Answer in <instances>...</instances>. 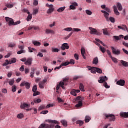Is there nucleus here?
<instances>
[{
	"instance_id": "nucleus-1",
	"label": "nucleus",
	"mask_w": 128,
	"mask_h": 128,
	"mask_svg": "<svg viewBox=\"0 0 128 128\" xmlns=\"http://www.w3.org/2000/svg\"><path fill=\"white\" fill-rule=\"evenodd\" d=\"M112 8L115 14H116V16H120V12H118V10L119 12H122V4L120 2H117L116 6L114 5Z\"/></svg>"
},
{
	"instance_id": "nucleus-2",
	"label": "nucleus",
	"mask_w": 128,
	"mask_h": 128,
	"mask_svg": "<svg viewBox=\"0 0 128 128\" xmlns=\"http://www.w3.org/2000/svg\"><path fill=\"white\" fill-rule=\"evenodd\" d=\"M5 20L6 22H8V24L9 26H16V24H20V20H18L16 22H14V20L12 18H10L8 17H6Z\"/></svg>"
},
{
	"instance_id": "nucleus-3",
	"label": "nucleus",
	"mask_w": 128,
	"mask_h": 128,
	"mask_svg": "<svg viewBox=\"0 0 128 128\" xmlns=\"http://www.w3.org/2000/svg\"><path fill=\"white\" fill-rule=\"evenodd\" d=\"M108 80V78H106V76H102L101 77H100V80H98V82L100 84H102V82H104L103 84L104 86L106 88H110V86L108 85V83L106 82Z\"/></svg>"
},
{
	"instance_id": "nucleus-4",
	"label": "nucleus",
	"mask_w": 128,
	"mask_h": 128,
	"mask_svg": "<svg viewBox=\"0 0 128 128\" xmlns=\"http://www.w3.org/2000/svg\"><path fill=\"white\" fill-rule=\"evenodd\" d=\"M76 102L78 104L76 105V108H80L82 106V100H84V98L80 97V96H78L76 98Z\"/></svg>"
},
{
	"instance_id": "nucleus-5",
	"label": "nucleus",
	"mask_w": 128,
	"mask_h": 128,
	"mask_svg": "<svg viewBox=\"0 0 128 128\" xmlns=\"http://www.w3.org/2000/svg\"><path fill=\"white\" fill-rule=\"evenodd\" d=\"M104 116H105L104 119L106 120L107 118L110 122H114L116 120V116L114 114H104Z\"/></svg>"
},
{
	"instance_id": "nucleus-6",
	"label": "nucleus",
	"mask_w": 128,
	"mask_h": 128,
	"mask_svg": "<svg viewBox=\"0 0 128 128\" xmlns=\"http://www.w3.org/2000/svg\"><path fill=\"white\" fill-rule=\"evenodd\" d=\"M113 38L116 40H120L122 38H124V40H128V36H124V35H122V34H120L119 36H113Z\"/></svg>"
},
{
	"instance_id": "nucleus-7",
	"label": "nucleus",
	"mask_w": 128,
	"mask_h": 128,
	"mask_svg": "<svg viewBox=\"0 0 128 128\" xmlns=\"http://www.w3.org/2000/svg\"><path fill=\"white\" fill-rule=\"evenodd\" d=\"M46 6H48V8H49L47 10V14H52V12H54V5L46 4Z\"/></svg>"
},
{
	"instance_id": "nucleus-8",
	"label": "nucleus",
	"mask_w": 128,
	"mask_h": 128,
	"mask_svg": "<svg viewBox=\"0 0 128 128\" xmlns=\"http://www.w3.org/2000/svg\"><path fill=\"white\" fill-rule=\"evenodd\" d=\"M89 30H90V34H96V36H100L102 34L100 32L96 31V30L95 28L90 27Z\"/></svg>"
},
{
	"instance_id": "nucleus-9",
	"label": "nucleus",
	"mask_w": 128,
	"mask_h": 128,
	"mask_svg": "<svg viewBox=\"0 0 128 128\" xmlns=\"http://www.w3.org/2000/svg\"><path fill=\"white\" fill-rule=\"evenodd\" d=\"M54 127V124H42L38 128H53Z\"/></svg>"
},
{
	"instance_id": "nucleus-10",
	"label": "nucleus",
	"mask_w": 128,
	"mask_h": 128,
	"mask_svg": "<svg viewBox=\"0 0 128 128\" xmlns=\"http://www.w3.org/2000/svg\"><path fill=\"white\" fill-rule=\"evenodd\" d=\"M64 30H66V32H72V30H74V32H80V29L78 28H66L64 29Z\"/></svg>"
},
{
	"instance_id": "nucleus-11",
	"label": "nucleus",
	"mask_w": 128,
	"mask_h": 128,
	"mask_svg": "<svg viewBox=\"0 0 128 128\" xmlns=\"http://www.w3.org/2000/svg\"><path fill=\"white\" fill-rule=\"evenodd\" d=\"M30 107V104H28L26 102L21 103L20 106V108L22 110H24L26 108H28Z\"/></svg>"
},
{
	"instance_id": "nucleus-12",
	"label": "nucleus",
	"mask_w": 128,
	"mask_h": 128,
	"mask_svg": "<svg viewBox=\"0 0 128 128\" xmlns=\"http://www.w3.org/2000/svg\"><path fill=\"white\" fill-rule=\"evenodd\" d=\"M110 48L112 50V52L114 54H116V56L120 54V50L118 49L116 50L113 46H111Z\"/></svg>"
},
{
	"instance_id": "nucleus-13",
	"label": "nucleus",
	"mask_w": 128,
	"mask_h": 128,
	"mask_svg": "<svg viewBox=\"0 0 128 128\" xmlns=\"http://www.w3.org/2000/svg\"><path fill=\"white\" fill-rule=\"evenodd\" d=\"M61 50H68L70 48V46H68V43H64L62 44L60 46Z\"/></svg>"
},
{
	"instance_id": "nucleus-14",
	"label": "nucleus",
	"mask_w": 128,
	"mask_h": 128,
	"mask_svg": "<svg viewBox=\"0 0 128 128\" xmlns=\"http://www.w3.org/2000/svg\"><path fill=\"white\" fill-rule=\"evenodd\" d=\"M20 86H26V88L27 90H30V84L28 82H22L20 84Z\"/></svg>"
},
{
	"instance_id": "nucleus-15",
	"label": "nucleus",
	"mask_w": 128,
	"mask_h": 128,
	"mask_svg": "<svg viewBox=\"0 0 128 128\" xmlns=\"http://www.w3.org/2000/svg\"><path fill=\"white\" fill-rule=\"evenodd\" d=\"M78 92H80V90L72 89L70 92V94L74 96H76V93L78 94Z\"/></svg>"
},
{
	"instance_id": "nucleus-16",
	"label": "nucleus",
	"mask_w": 128,
	"mask_h": 128,
	"mask_svg": "<svg viewBox=\"0 0 128 128\" xmlns=\"http://www.w3.org/2000/svg\"><path fill=\"white\" fill-rule=\"evenodd\" d=\"M101 12H102L104 14V16L106 19V20L107 22H110V19L108 18V16H110V14L108 12H106L105 10H101Z\"/></svg>"
},
{
	"instance_id": "nucleus-17",
	"label": "nucleus",
	"mask_w": 128,
	"mask_h": 128,
	"mask_svg": "<svg viewBox=\"0 0 128 128\" xmlns=\"http://www.w3.org/2000/svg\"><path fill=\"white\" fill-rule=\"evenodd\" d=\"M64 82H62V81L60 82L59 84H58L56 88V90H60V87L61 86L63 90H64Z\"/></svg>"
},
{
	"instance_id": "nucleus-18",
	"label": "nucleus",
	"mask_w": 128,
	"mask_h": 128,
	"mask_svg": "<svg viewBox=\"0 0 128 128\" xmlns=\"http://www.w3.org/2000/svg\"><path fill=\"white\" fill-rule=\"evenodd\" d=\"M32 58H28L26 60V61L24 62V64L26 66H30L32 64Z\"/></svg>"
},
{
	"instance_id": "nucleus-19",
	"label": "nucleus",
	"mask_w": 128,
	"mask_h": 128,
	"mask_svg": "<svg viewBox=\"0 0 128 128\" xmlns=\"http://www.w3.org/2000/svg\"><path fill=\"white\" fill-rule=\"evenodd\" d=\"M124 84H126V81L124 80H120L116 82V84H118V86H124Z\"/></svg>"
},
{
	"instance_id": "nucleus-20",
	"label": "nucleus",
	"mask_w": 128,
	"mask_h": 128,
	"mask_svg": "<svg viewBox=\"0 0 128 128\" xmlns=\"http://www.w3.org/2000/svg\"><path fill=\"white\" fill-rule=\"evenodd\" d=\"M118 28L122 30H128V27L126 24H122L121 26H118Z\"/></svg>"
},
{
	"instance_id": "nucleus-21",
	"label": "nucleus",
	"mask_w": 128,
	"mask_h": 128,
	"mask_svg": "<svg viewBox=\"0 0 128 128\" xmlns=\"http://www.w3.org/2000/svg\"><path fill=\"white\" fill-rule=\"evenodd\" d=\"M76 6H78V3L76 2H74L70 6V10H76Z\"/></svg>"
},
{
	"instance_id": "nucleus-22",
	"label": "nucleus",
	"mask_w": 128,
	"mask_h": 128,
	"mask_svg": "<svg viewBox=\"0 0 128 128\" xmlns=\"http://www.w3.org/2000/svg\"><path fill=\"white\" fill-rule=\"evenodd\" d=\"M81 54L83 58H84V60H86V50L84 48H81Z\"/></svg>"
},
{
	"instance_id": "nucleus-23",
	"label": "nucleus",
	"mask_w": 128,
	"mask_h": 128,
	"mask_svg": "<svg viewBox=\"0 0 128 128\" xmlns=\"http://www.w3.org/2000/svg\"><path fill=\"white\" fill-rule=\"evenodd\" d=\"M49 124H60V122L56 120H46Z\"/></svg>"
},
{
	"instance_id": "nucleus-24",
	"label": "nucleus",
	"mask_w": 128,
	"mask_h": 128,
	"mask_svg": "<svg viewBox=\"0 0 128 128\" xmlns=\"http://www.w3.org/2000/svg\"><path fill=\"white\" fill-rule=\"evenodd\" d=\"M120 116L122 118H128V112H122L120 113Z\"/></svg>"
},
{
	"instance_id": "nucleus-25",
	"label": "nucleus",
	"mask_w": 128,
	"mask_h": 128,
	"mask_svg": "<svg viewBox=\"0 0 128 128\" xmlns=\"http://www.w3.org/2000/svg\"><path fill=\"white\" fill-rule=\"evenodd\" d=\"M93 64H98V57H95L92 60Z\"/></svg>"
},
{
	"instance_id": "nucleus-26",
	"label": "nucleus",
	"mask_w": 128,
	"mask_h": 128,
	"mask_svg": "<svg viewBox=\"0 0 128 128\" xmlns=\"http://www.w3.org/2000/svg\"><path fill=\"white\" fill-rule=\"evenodd\" d=\"M46 34H54V30H50V29H46Z\"/></svg>"
},
{
	"instance_id": "nucleus-27",
	"label": "nucleus",
	"mask_w": 128,
	"mask_h": 128,
	"mask_svg": "<svg viewBox=\"0 0 128 128\" xmlns=\"http://www.w3.org/2000/svg\"><path fill=\"white\" fill-rule=\"evenodd\" d=\"M102 32L104 34L105 36H110V32H108V28L102 29Z\"/></svg>"
},
{
	"instance_id": "nucleus-28",
	"label": "nucleus",
	"mask_w": 128,
	"mask_h": 128,
	"mask_svg": "<svg viewBox=\"0 0 128 128\" xmlns=\"http://www.w3.org/2000/svg\"><path fill=\"white\" fill-rule=\"evenodd\" d=\"M79 88L81 92H84V86L82 83L80 84Z\"/></svg>"
},
{
	"instance_id": "nucleus-29",
	"label": "nucleus",
	"mask_w": 128,
	"mask_h": 128,
	"mask_svg": "<svg viewBox=\"0 0 128 128\" xmlns=\"http://www.w3.org/2000/svg\"><path fill=\"white\" fill-rule=\"evenodd\" d=\"M120 62L121 64H122V66H128V62H126L124 60H121Z\"/></svg>"
},
{
	"instance_id": "nucleus-30",
	"label": "nucleus",
	"mask_w": 128,
	"mask_h": 128,
	"mask_svg": "<svg viewBox=\"0 0 128 128\" xmlns=\"http://www.w3.org/2000/svg\"><path fill=\"white\" fill-rule=\"evenodd\" d=\"M32 44H34V46H40V42H39L38 40H36V41H34L32 42Z\"/></svg>"
},
{
	"instance_id": "nucleus-31",
	"label": "nucleus",
	"mask_w": 128,
	"mask_h": 128,
	"mask_svg": "<svg viewBox=\"0 0 128 128\" xmlns=\"http://www.w3.org/2000/svg\"><path fill=\"white\" fill-rule=\"evenodd\" d=\"M64 10H66V6L60 7L57 10V12H62Z\"/></svg>"
},
{
	"instance_id": "nucleus-32",
	"label": "nucleus",
	"mask_w": 128,
	"mask_h": 128,
	"mask_svg": "<svg viewBox=\"0 0 128 128\" xmlns=\"http://www.w3.org/2000/svg\"><path fill=\"white\" fill-rule=\"evenodd\" d=\"M61 124H62L64 126H68V122L66 120H62L60 121Z\"/></svg>"
},
{
	"instance_id": "nucleus-33",
	"label": "nucleus",
	"mask_w": 128,
	"mask_h": 128,
	"mask_svg": "<svg viewBox=\"0 0 128 128\" xmlns=\"http://www.w3.org/2000/svg\"><path fill=\"white\" fill-rule=\"evenodd\" d=\"M96 67H92L90 68L89 70H90V72L92 74H96Z\"/></svg>"
},
{
	"instance_id": "nucleus-34",
	"label": "nucleus",
	"mask_w": 128,
	"mask_h": 128,
	"mask_svg": "<svg viewBox=\"0 0 128 128\" xmlns=\"http://www.w3.org/2000/svg\"><path fill=\"white\" fill-rule=\"evenodd\" d=\"M39 87L40 88H44V84L42 82H40L38 84Z\"/></svg>"
},
{
	"instance_id": "nucleus-35",
	"label": "nucleus",
	"mask_w": 128,
	"mask_h": 128,
	"mask_svg": "<svg viewBox=\"0 0 128 128\" xmlns=\"http://www.w3.org/2000/svg\"><path fill=\"white\" fill-rule=\"evenodd\" d=\"M52 52H60V49L58 48H52Z\"/></svg>"
},
{
	"instance_id": "nucleus-36",
	"label": "nucleus",
	"mask_w": 128,
	"mask_h": 128,
	"mask_svg": "<svg viewBox=\"0 0 128 128\" xmlns=\"http://www.w3.org/2000/svg\"><path fill=\"white\" fill-rule=\"evenodd\" d=\"M76 124H79V126H82L84 124V121L82 120H78L76 122Z\"/></svg>"
},
{
	"instance_id": "nucleus-37",
	"label": "nucleus",
	"mask_w": 128,
	"mask_h": 128,
	"mask_svg": "<svg viewBox=\"0 0 128 128\" xmlns=\"http://www.w3.org/2000/svg\"><path fill=\"white\" fill-rule=\"evenodd\" d=\"M10 64H16V58H12L11 60H10Z\"/></svg>"
},
{
	"instance_id": "nucleus-38",
	"label": "nucleus",
	"mask_w": 128,
	"mask_h": 128,
	"mask_svg": "<svg viewBox=\"0 0 128 128\" xmlns=\"http://www.w3.org/2000/svg\"><path fill=\"white\" fill-rule=\"evenodd\" d=\"M32 14H28V16L26 18L27 22L30 21V20H32Z\"/></svg>"
},
{
	"instance_id": "nucleus-39",
	"label": "nucleus",
	"mask_w": 128,
	"mask_h": 128,
	"mask_svg": "<svg viewBox=\"0 0 128 128\" xmlns=\"http://www.w3.org/2000/svg\"><path fill=\"white\" fill-rule=\"evenodd\" d=\"M91 118L90 116H86L84 120L86 122H88L90 120Z\"/></svg>"
},
{
	"instance_id": "nucleus-40",
	"label": "nucleus",
	"mask_w": 128,
	"mask_h": 128,
	"mask_svg": "<svg viewBox=\"0 0 128 128\" xmlns=\"http://www.w3.org/2000/svg\"><path fill=\"white\" fill-rule=\"evenodd\" d=\"M12 92H16V86L15 85L12 86Z\"/></svg>"
},
{
	"instance_id": "nucleus-41",
	"label": "nucleus",
	"mask_w": 128,
	"mask_h": 128,
	"mask_svg": "<svg viewBox=\"0 0 128 128\" xmlns=\"http://www.w3.org/2000/svg\"><path fill=\"white\" fill-rule=\"evenodd\" d=\"M8 64H10V61H8V60H6L5 62L3 64V66H8Z\"/></svg>"
},
{
	"instance_id": "nucleus-42",
	"label": "nucleus",
	"mask_w": 128,
	"mask_h": 128,
	"mask_svg": "<svg viewBox=\"0 0 128 128\" xmlns=\"http://www.w3.org/2000/svg\"><path fill=\"white\" fill-rule=\"evenodd\" d=\"M72 34V32H70L68 35L66 37H65L64 38V40H68V38H70Z\"/></svg>"
},
{
	"instance_id": "nucleus-43",
	"label": "nucleus",
	"mask_w": 128,
	"mask_h": 128,
	"mask_svg": "<svg viewBox=\"0 0 128 128\" xmlns=\"http://www.w3.org/2000/svg\"><path fill=\"white\" fill-rule=\"evenodd\" d=\"M100 50L102 52H103V54L106 52V48H104L100 46Z\"/></svg>"
},
{
	"instance_id": "nucleus-44",
	"label": "nucleus",
	"mask_w": 128,
	"mask_h": 128,
	"mask_svg": "<svg viewBox=\"0 0 128 128\" xmlns=\"http://www.w3.org/2000/svg\"><path fill=\"white\" fill-rule=\"evenodd\" d=\"M95 68L96 69V72L98 74H102V69L98 68L96 67Z\"/></svg>"
},
{
	"instance_id": "nucleus-45",
	"label": "nucleus",
	"mask_w": 128,
	"mask_h": 128,
	"mask_svg": "<svg viewBox=\"0 0 128 128\" xmlns=\"http://www.w3.org/2000/svg\"><path fill=\"white\" fill-rule=\"evenodd\" d=\"M36 90H38V87L36 85H34L32 87V91L33 92H36Z\"/></svg>"
},
{
	"instance_id": "nucleus-46",
	"label": "nucleus",
	"mask_w": 128,
	"mask_h": 128,
	"mask_svg": "<svg viewBox=\"0 0 128 128\" xmlns=\"http://www.w3.org/2000/svg\"><path fill=\"white\" fill-rule=\"evenodd\" d=\"M6 6L8 8H13L14 5L12 4H6Z\"/></svg>"
},
{
	"instance_id": "nucleus-47",
	"label": "nucleus",
	"mask_w": 128,
	"mask_h": 128,
	"mask_svg": "<svg viewBox=\"0 0 128 128\" xmlns=\"http://www.w3.org/2000/svg\"><path fill=\"white\" fill-rule=\"evenodd\" d=\"M18 118H24V114L20 113L17 115Z\"/></svg>"
},
{
	"instance_id": "nucleus-48",
	"label": "nucleus",
	"mask_w": 128,
	"mask_h": 128,
	"mask_svg": "<svg viewBox=\"0 0 128 128\" xmlns=\"http://www.w3.org/2000/svg\"><path fill=\"white\" fill-rule=\"evenodd\" d=\"M110 58H112V62H114L115 64H118V59L114 57H111Z\"/></svg>"
},
{
	"instance_id": "nucleus-49",
	"label": "nucleus",
	"mask_w": 128,
	"mask_h": 128,
	"mask_svg": "<svg viewBox=\"0 0 128 128\" xmlns=\"http://www.w3.org/2000/svg\"><path fill=\"white\" fill-rule=\"evenodd\" d=\"M109 20H110V22H113V24L116 22V19H114V18L112 17V16L110 18Z\"/></svg>"
},
{
	"instance_id": "nucleus-50",
	"label": "nucleus",
	"mask_w": 128,
	"mask_h": 128,
	"mask_svg": "<svg viewBox=\"0 0 128 128\" xmlns=\"http://www.w3.org/2000/svg\"><path fill=\"white\" fill-rule=\"evenodd\" d=\"M34 68H32L30 76L31 78H34Z\"/></svg>"
},
{
	"instance_id": "nucleus-51",
	"label": "nucleus",
	"mask_w": 128,
	"mask_h": 128,
	"mask_svg": "<svg viewBox=\"0 0 128 128\" xmlns=\"http://www.w3.org/2000/svg\"><path fill=\"white\" fill-rule=\"evenodd\" d=\"M45 108H46V106L44 105H42L39 107L38 110H44Z\"/></svg>"
},
{
	"instance_id": "nucleus-52",
	"label": "nucleus",
	"mask_w": 128,
	"mask_h": 128,
	"mask_svg": "<svg viewBox=\"0 0 128 128\" xmlns=\"http://www.w3.org/2000/svg\"><path fill=\"white\" fill-rule=\"evenodd\" d=\"M86 14H88V16H92V11L88 10H86Z\"/></svg>"
},
{
	"instance_id": "nucleus-53",
	"label": "nucleus",
	"mask_w": 128,
	"mask_h": 128,
	"mask_svg": "<svg viewBox=\"0 0 128 128\" xmlns=\"http://www.w3.org/2000/svg\"><path fill=\"white\" fill-rule=\"evenodd\" d=\"M40 92H38V91H36L34 92L33 94V96H38L40 94Z\"/></svg>"
},
{
	"instance_id": "nucleus-54",
	"label": "nucleus",
	"mask_w": 128,
	"mask_h": 128,
	"mask_svg": "<svg viewBox=\"0 0 128 128\" xmlns=\"http://www.w3.org/2000/svg\"><path fill=\"white\" fill-rule=\"evenodd\" d=\"M26 52V50H20L17 52L18 54H24Z\"/></svg>"
},
{
	"instance_id": "nucleus-55",
	"label": "nucleus",
	"mask_w": 128,
	"mask_h": 128,
	"mask_svg": "<svg viewBox=\"0 0 128 128\" xmlns=\"http://www.w3.org/2000/svg\"><path fill=\"white\" fill-rule=\"evenodd\" d=\"M68 64H70V63H68V62H66L64 63H62L60 65H61V66H68Z\"/></svg>"
},
{
	"instance_id": "nucleus-56",
	"label": "nucleus",
	"mask_w": 128,
	"mask_h": 128,
	"mask_svg": "<svg viewBox=\"0 0 128 128\" xmlns=\"http://www.w3.org/2000/svg\"><path fill=\"white\" fill-rule=\"evenodd\" d=\"M14 84V79H12L10 81H9V84L10 86H12Z\"/></svg>"
},
{
	"instance_id": "nucleus-57",
	"label": "nucleus",
	"mask_w": 128,
	"mask_h": 128,
	"mask_svg": "<svg viewBox=\"0 0 128 128\" xmlns=\"http://www.w3.org/2000/svg\"><path fill=\"white\" fill-rule=\"evenodd\" d=\"M82 76H75L73 78V80H78V78H80Z\"/></svg>"
},
{
	"instance_id": "nucleus-58",
	"label": "nucleus",
	"mask_w": 128,
	"mask_h": 128,
	"mask_svg": "<svg viewBox=\"0 0 128 128\" xmlns=\"http://www.w3.org/2000/svg\"><path fill=\"white\" fill-rule=\"evenodd\" d=\"M38 12V9H34L33 10V14H36Z\"/></svg>"
},
{
	"instance_id": "nucleus-59",
	"label": "nucleus",
	"mask_w": 128,
	"mask_h": 128,
	"mask_svg": "<svg viewBox=\"0 0 128 128\" xmlns=\"http://www.w3.org/2000/svg\"><path fill=\"white\" fill-rule=\"evenodd\" d=\"M2 92L3 94H8V90L6 88L2 89Z\"/></svg>"
},
{
	"instance_id": "nucleus-60",
	"label": "nucleus",
	"mask_w": 128,
	"mask_h": 128,
	"mask_svg": "<svg viewBox=\"0 0 128 128\" xmlns=\"http://www.w3.org/2000/svg\"><path fill=\"white\" fill-rule=\"evenodd\" d=\"M48 110H44V111H42L41 112H40V114H48Z\"/></svg>"
},
{
	"instance_id": "nucleus-61",
	"label": "nucleus",
	"mask_w": 128,
	"mask_h": 128,
	"mask_svg": "<svg viewBox=\"0 0 128 128\" xmlns=\"http://www.w3.org/2000/svg\"><path fill=\"white\" fill-rule=\"evenodd\" d=\"M32 29L34 30H40V28H38V26H32Z\"/></svg>"
},
{
	"instance_id": "nucleus-62",
	"label": "nucleus",
	"mask_w": 128,
	"mask_h": 128,
	"mask_svg": "<svg viewBox=\"0 0 128 128\" xmlns=\"http://www.w3.org/2000/svg\"><path fill=\"white\" fill-rule=\"evenodd\" d=\"M106 52L108 54L110 58H112V53L110 52V50H107Z\"/></svg>"
},
{
	"instance_id": "nucleus-63",
	"label": "nucleus",
	"mask_w": 128,
	"mask_h": 128,
	"mask_svg": "<svg viewBox=\"0 0 128 128\" xmlns=\"http://www.w3.org/2000/svg\"><path fill=\"white\" fill-rule=\"evenodd\" d=\"M18 48H20L21 50H24V46H18Z\"/></svg>"
},
{
	"instance_id": "nucleus-64",
	"label": "nucleus",
	"mask_w": 128,
	"mask_h": 128,
	"mask_svg": "<svg viewBox=\"0 0 128 128\" xmlns=\"http://www.w3.org/2000/svg\"><path fill=\"white\" fill-rule=\"evenodd\" d=\"M42 102V100L40 98L34 100V102H38V104H39V102Z\"/></svg>"
}]
</instances>
